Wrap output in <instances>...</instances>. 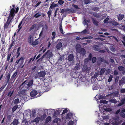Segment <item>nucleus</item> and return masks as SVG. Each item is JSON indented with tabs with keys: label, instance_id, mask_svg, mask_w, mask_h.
<instances>
[{
	"label": "nucleus",
	"instance_id": "nucleus-3",
	"mask_svg": "<svg viewBox=\"0 0 125 125\" xmlns=\"http://www.w3.org/2000/svg\"><path fill=\"white\" fill-rule=\"evenodd\" d=\"M76 50L77 52L78 53H80L81 56H84L86 53V51L84 48H79L78 47H76Z\"/></svg>",
	"mask_w": 125,
	"mask_h": 125
},
{
	"label": "nucleus",
	"instance_id": "nucleus-27",
	"mask_svg": "<svg viewBox=\"0 0 125 125\" xmlns=\"http://www.w3.org/2000/svg\"><path fill=\"white\" fill-rule=\"evenodd\" d=\"M18 123L19 122L18 120L14 119L12 122V123L13 125H17Z\"/></svg>",
	"mask_w": 125,
	"mask_h": 125
},
{
	"label": "nucleus",
	"instance_id": "nucleus-63",
	"mask_svg": "<svg viewBox=\"0 0 125 125\" xmlns=\"http://www.w3.org/2000/svg\"><path fill=\"white\" fill-rule=\"evenodd\" d=\"M7 84V83H6L5 84H3L2 85V86H1V87L3 89H4V88L6 87V85Z\"/></svg>",
	"mask_w": 125,
	"mask_h": 125
},
{
	"label": "nucleus",
	"instance_id": "nucleus-46",
	"mask_svg": "<svg viewBox=\"0 0 125 125\" xmlns=\"http://www.w3.org/2000/svg\"><path fill=\"white\" fill-rule=\"evenodd\" d=\"M72 6L75 9H79V7L78 5H74V4H72Z\"/></svg>",
	"mask_w": 125,
	"mask_h": 125
},
{
	"label": "nucleus",
	"instance_id": "nucleus-19",
	"mask_svg": "<svg viewBox=\"0 0 125 125\" xmlns=\"http://www.w3.org/2000/svg\"><path fill=\"white\" fill-rule=\"evenodd\" d=\"M118 69L120 71H122L123 72H125V68L124 67L122 66H118Z\"/></svg>",
	"mask_w": 125,
	"mask_h": 125
},
{
	"label": "nucleus",
	"instance_id": "nucleus-4",
	"mask_svg": "<svg viewBox=\"0 0 125 125\" xmlns=\"http://www.w3.org/2000/svg\"><path fill=\"white\" fill-rule=\"evenodd\" d=\"M69 12L68 13H74L75 12L74 10L73 9H69V8H67L66 9H62L60 12L62 13V14L64 13L65 12Z\"/></svg>",
	"mask_w": 125,
	"mask_h": 125
},
{
	"label": "nucleus",
	"instance_id": "nucleus-12",
	"mask_svg": "<svg viewBox=\"0 0 125 125\" xmlns=\"http://www.w3.org/2000/svg\"><path fill=\"white\" fill-rule=\"evenodd\" d=\"M90 67H88L87 66H86L83 69V71L87 73H88L90 71Z\"/></svg>",
	"mask_w": 125,
	"mask_h": 125
},
{
	"label": "nucleus",
	"instance_id": "nucleus-52",
	"mask_svg": "<svg viewBox=\"0 0 125 125\" xmlns=\"http://www.w3.org/2000/svg\"><path fill=\"white\" fill-rule=\"evenodd\" d=\"M87 31L86 29L84 30L81 32V33L83 34H86L87 33Z\"/></svg>",
	"mask_w": 125,
	"mask_h": 125
},
{
	"label": "nucleus",
	"instance_id": "nucleus-36",
	"mask_svg": "<svg viewBox=\"0 0 125 125\" xmlns=\"http://www.w3.org/2000/svg\"><path fill=\"white\" fill-rule=\"evenodd\" d=\"M93 10L94 11H98L99 10V8L98 7H94L93 8Z\"/></svg>",
	"mask_w": 125,
	"mask_h": 125
},
{
	"label": "nucleus",
	"instance_id": "nucleus-17",
	"mask_svg": "<svg viewBox=\"0 0 125 125\" xmlns=\"http://www.w3.org/2000/svg\"><path fill=\"white\" fill-rule=\"evenodd\" d=\"M104 58H101L99 60L100 62L98 61L97 62V64L98 65H100L101 63V62H104L105 61Z\"/></svg>",
	"mask_w": 125,
	"mask_h": 125
},
{
	"label": "nucleus",
	"instance_id": "nucleus-41",
	"mask_svg": "<svg viewBox=\"0 0 125 125\" xmlns=\"http://www.w3.org/2000/svg\"><path fill=\"white\" fill-rule=\"evenodd\" d=\"M100 102V103H103L106 104H107L108 103V102L107 101L105 100H101Z\"/></svg>",
	"mask_w": 125,
	"mask_h": 125
},
{
	"label": "nucleus",
	"instance_id": "nucleus-2",
	"mask_svg": "<svg viewBox=\"0 0 125 125\" xmlns=\"http://www.w3.org/2000/svg\"><path fill=\"white\" fill-rule=\"evenodd\" d=\"M12 6L13 8H12L10 10V11L9 15H11L13 17H14L15 15V14L17 13L18 11L19 10V8L18 7L16 6V10H15V5H12Z\"/></svg>",
	"mask_w": 125,
	"mask_h": 125
},
{
	"label": "nucleus",
	"instance_id": "nucleus-60",
	"mask_svg": "<svg viewBox=\"0 0 125 125\" xmlns=\"http://www.w3.org/2000/svg\"><path fill=\"white\" fill-rule=\"evenodd\" d=\"M74 123L73 121H70L68 124V125H73Z\"/></svg>",
	"mask_w": 125,
	"mask_h": 125
},
{
	"label": "nucleus",
	"instance_id": "nucleus-25",
	"mask_svg": "<svg viewBox=\"0 0 125 125\" xmlns=\"http://www.w3.org/2000/svg\"><path fill=\"white\" fill-rule=\"evenodd\" d=\"M33 83V80L32 79L29 82H28L27 85V86L29 87L31 86L32 84Z\"/></svg>",
	"mask_w": 125,
	"mask_h": 125
},
{
	"label": "nucleus",
	"instance_id": "nucleus-45",
	"mask_svg": "<svg viewBox=\"0 0 125 125\" xmlns=\"http://www.w3.org/2000/svg\"><path fill=\"white\" fill-rule=\"evenodd\" d=\"M36 26V24H35L33 25L31 27H30L29 30L30 31H31L32 30L34 29Z\"/></svg>",
	"mask_w": 125,
	"mask_h": 125
},
{
	"label": "nucleus",
	"instance_id": "nucleus-9",
	"mask_svg": "<svg viewBox=\"0 0 125 125\" xmlns=\"http://www.w3.org/2000/svg\"><path fill=\"white\" fill-rule=\"evenodd\" d=\"M38 74L39 76V77H44L46 74L45 72L44 71H41L40 72L38 73Z\"/></svg>",
	"mask_w": 125,
	"mask_h": 125
},
{
	"label": "nucleus",
	"instance_id": "nucleus-24",
	"mask_svg": "<svg viewBox=\"0 0 125 125\" xmlns=\"http://www.w3.org/2000/svg\"><path fill=\"white\" fill-rule=\"evenodd\" d=\"M21 47H18V49L17 50L16 53L18 54L17 56L16 57V58H18L19 57V56L20 55V50L21 49Z\"/></svg>",
	"mask_w": 125,
	"mask_h": 125
},
{
	"label": "nucleus",
	"instance_id": "nucleus-50",
	"mask_svg": "<svg viewBox=\"0 0 125 125\" xmlns=\"http://www.w3.org/2000/svg\"><path fill=\"white\" fill-rule=\"evenodd\" d=\"M109 20V18H106L104 21V23H107L108 22V21Z\"/></svg>",
	"mask_w": 125,
	"mask_h": 125
},
{
	"label": "nucleus",
	"instance_id": "nucleus-39",
	"mask_svg": "<svg viewBox=\"0 0 125 125\" xmlns=\"http://www.w3.org/2000/svg\"><path fill=\"white\" fill-rule=\"evenodd\" d=\"M92 38V37H91V36H88V37H84L82 38L81 39L82 40H84L85 39H90Z\"/></svg>",
	"mask_w": 125,
	"mask_h": 125
},
{
	"label": "nucleus",
	"instance_id": "nucleus-40",
	"mask_svg": "<svg viewBox=\"0 0 125 125\" xmlns=\"http://www.w3.org/2000/svg\"><path fill=\"white\" fill-rule=\"evenodd\" d=\"M40 118L39 117H37L34 120V122H35L37 123H38L39 121Z\"/></svg>",
	"mask_w": 125,
	"mask_h": 125
},
{
	"label": "nucleus",
	"instance_id": "nucleus-44",
	"mask_svg": "<svg viewBox=\"0 0 125 125\" xmlns=\"http://www.w3.org/2000/svg\"><path fill=\"white\" fill-rule=\"evenodd\" d=\"M11 115H9L7 116V120L9 121H10L11 119Z\"/></svg>",
	"mask_w": 125,
	"mask_h": 125
},
{
	"label": "nucleus",
	"instance_id": "nucleus-16",
	"mask_svg": "<svg viewBox=\"0 0 125 125\" xmlns=\"http://www.w3.org/2000/svg\"><path fill=\"white\" fill-rule=\"evenodd\" d=\"M18 74V71L16 70L14 73H13L10 79L11 81L14 78L16 77Z\"/></svg>",
	"mask_w": 125,
	"mask_h": 125
},
{
	"label": "nucleus",
	"instance_id": "nucleus-47",
	"mask_svg": "<svg viewBox=\"0 0 125 125\" xmlns=\"http://www.w3.org/2000/svg\"><path fill=\"white\" fill-rule=\"evenodd\" d=\"M124 83L123 81L122 80H120L119 82V85H122Z\"/></svg>",
	"mask_w": 125,
	"mask_h": 125
},
{
	"label": "nucleus",
	"instance_id": "nucleus-57",
	"mask_svg": "<svg viewBox=\"0 0 125 125\" xmlns=\"http://www.w3.org/2000/svg\"><path fill=\"white\" fill-rule=\"evenodd\" d=\"M120 92L121 93H125V88L121 89V90Z\"/></svg>",
	"mask_w": 125,
	"mask_h": 125
},
{
	"label": "nucleus",
	"instance_id": "nucleus-62",
	"mask_svg": "<svg viewBox=\"0 0 125 125\" xmlns=\"http://www.w3.org/2000/svg\"><path fill=\"white\" fill-rule=\"evenodd\" d=\"M79 67V64H76V66H75V69H77L78 70Z\"/></svg>",
	"mask_w": 125,
	"mask_h": 125
},
{
	"label": "nucleus",
	"instance_id": "nucleus-5",
	"mask_svg": "<svg viewBox=\"0 0 125 125\" xmlns=\"http://www.w3.org/2000/svg\"><path fill=\"white\" fill-rule=\"evenodd\" d=\"M49 110V113L50 114L52 113L51 112H53L54 114L56 115H59L61 111V109H58L56 110L55 111H54V110L52 109H48L47 111H48Z\"/></svg>",
	"mask_w": 125,
	"mask_h": 125
},
{
	"label": "nucleus",
	"instance_id": "nucleus-23",
	"mask_svg": "<svg viewBox=\"0 0 125 125\" xmlns=\"http://www.w3.org/2000/svg\"><path fill=\"white\" fill-rule=\"evenodd\" d=\"M38 39H36L35 40L32 42V45L35 46L38 44L39 41H38Z\"/></svg>",
	"mask_w": 125,
	"mask_h": 125
},
{
	"label": "nucleus",
	"instance_id": "nucleus-7",
	"mask_svg": "<svg viewBox=\"0 0 125 125\" xmlns=\"http://www.w3.org/2000/svg\"><path fill=\"white\" fill-rule=\"evenodd\" d=\"M74 58V56L72 53L69 54L67 57L68 60L70 62L73 61V60Z\"/></svg>",
	"mask_w": 125,
	"mask_h": 125
},
{
	"label": "nucleus",
	"instance_id": "nucleus-13",
	"mask_svg": "<svg viewBox=\"0 0 125 125\" xmlns=\"http://www.w3.org/2000/svg\"><path fill=\"white\" fill-rule=\"evenodd\" d=\"M121 103L117 105V106H121L125 103V98H122L121 100Z\"/></svg>",
	"mask_w": 125,
	"mask_h": 125
},
{
	"label": "nucleus",
	"instance_id": "nucleus-1",
	"mask_svg": "<svg viewBox=\"0 0 125 125\" xmlns=\"http://www.w3.org/2000/svg\"><path fill=\"white\" fill-rule=\"evenodd\" d=\"M14 17H13L11 15H9L7 21L4 23V25L3 29L4 30L8 28L9 25L12 22V20L13 19Z\"/></svg>",
	"mask_w": 125,
	"mask_h": 125
},
{
	"label": "nucleus",
	"instance_id": "nucleus-42",
	"mask_svg": "<svg viewBox=\"0 0 125 125\" xmlns=\"http://www.w3.org/2000/svg\"><path fill=\"white\" fill-rule=\"evenodd\" d=\"M119 79V77L118 76H116L115 79V83H117Z\"/></svg>",
	"mask_w": 125,
	"mask_h": 125
},
{
	"label": "nucleus",
	"instance_id": "nucleus-10",
	"mask_svg": "<svg viewBox=\"0 0 125 125\" xmlns=\"http://www.w3.org/2000/svg\"><path fill=\"white\" fill-rule=\"evenodd\" d=\"M91 19L94 24L97 26H98L99 23V22L97 21L95 19L93 18H92Z\"/></svg>",
	"mask_w": 125,
	"mask_h": 125
},
{
	"label": "nucleus",
	"instance_id": "nucleus-18",
	"mask_svg": "<svg viewBox=\"0 0 125 125\" xmlns=\"http://www.w3.org/2000/svg\"><path fill=\"white\" fill-rule=\"evenodd\" d=\"M94 50L95 51H98L100 50V48L98 45H95L93 47Z\"/></svg>",
	"mask_w": 125,
	"mask_h": 125
},
{
	"label": "nucleus",
	"instance_id": "nucleus-14",
	"mask_svg": "<svg viewBox=\"0 0 125 125\" xmlns=\"http://www.w3.org/2000/svg\"><path fill=\"white\" fill-rule=\"evenodd\" d=\"M62 46V44L61 42H59L57 44L56 48L58 50H59Z\"/></svg>",
	"mask_w": 125,
	"mask_h": 125
},
{
	"label": "nucleus",
	"instance_id": "nucleus-6",
	"mask_svg": "<svg viewBox=\"0 0 125 125\" xmlns=\"http://www.w3.org/2000/svg\"><path fill=\"white\" fill-rule=\"evenodd\" d=\"M50 50H48L45 53L46 54V57L47 59H50L52 56L53 54L51 52H50Z\"/></svg>",
	"mask_w": 125,
	"mask_h": 125
},
{
	"label": "nucleus",
	"instance_id": "nucleus-8",
	"mask_svg": "<svg viewBox=\"0 0 125 125\" xmlns=\"http://www.w3.org/2000/svg\"><path fill=\"white\" fill-rule=\"evenodd\" d=\"M117 18L118 21H121L123 19L124 17V15L123 14L120 13L117 15Z\"/></svg>",
	"mask_w": 125,
	"mask_h": 125
},
{
	"label": "nucleus",
	"instance_id": "nucleus-64",
	"mask_svg": "<svg viewBox=\"0 0 125 125\" xmlns=\"http://www.w3.org/2000/svg\"><path fill=\"white\" fill-rule=\"evenodd\" d=\"M83 23L85 24V25H88V24L87 23V20L86 19H85L83 21Z\"/></svg>",
	"mask_w": 125,
	"mask_h": 125
},
{
	"label": "nucleus",
	"instance_id": "nucleus-35",
	"mask_svg": "<svg viewBox=\"0 0 125 125\" xmlns=\"http://www.w3.org/2000/svg\"><path fill=\"white\" fill-rule=\"evenodd\" d=\"M64 2V1L62 0H59L58 1V3L60 5L63 4Z\"/></svg>",
	"mask_w": 125,
	"mask_h": 125
},
{
	"label": "nucleus",
	"instance_id": "nucleus-38",
	"mask_svg": "<svg viewBox=\"0 0 125 125\" xmlns=\"http://www.w3.org/2000/svg\"><path fill=\"white\" fill-rule=\"evenodd\" d=\"M120 115L123 118H125V114L123 112H120Z\"/></svg>",
	"mask_w": 125,
	"mask_h": 125
},
{
	"label": "nucleus",
	"instance_id": "nucleus-37",
	"mask_svg": "<svg viewBox=\"0 0 125 125\" xmlns=\"http://www.w3.org/2000/svg\"><path fill=\"white\" fill-rule=\"evenodd\" d=\"M93 14V16L95 17L98 18L100 17V15L96 13H94Z\"/></svg>",
	"mask_w": 125,
	"mask_h": 125
},
{
	"label": "nucleus",
	"instance_id": "nucleus-28",
	"mask_svg": "<svg viewBox=\"0 0 125 125\" xmlns=\"http://www.w3.org/2000/svg\"><path fill=\"white\" fill-rule=\"evenodd\" d=\"M73 115V114L71 113H69L67 115L66 117L67 118H70Z\"/></svg>",
	"mask_w": 125,
	"mask_h": 125
},
{
	"label": "nucleus",
	"instance_id": "nucleus-22",
	"mask_svg": "<svg viewBox=\"0 0 125 125\" xmlns=\"http://www.w3.org/2000/svg\"><path fill=\"white\" fill-rule=\"evenodd\" d=\"M99 88L98 86L96 83H94L93 86V90H97Z\"/></svg>",
	"mask_w": 125,
	"mask_h": 125
},
{
	"label": "nucleus",
	"instance_id": "nucleus-43",
	"mask_svg": "<svg viewBox=\"0 0 125 125\" xmlns=\"http://www.w3.org/2000/svg\"><path fill=\"white\" fill-rule=\"evenodd\" d=\"M96 60V58L95 57H93L92 59V61L93 63H95Z\"/></svg>",
	"mask_w": 125,
	"mask_h": 125
},
{
	"label": "nucleus",
	"instance_id": "nucleus-49",
	"mask_svg": "<svg viewBox=\"0 0 125 125\" xmlns=\"http://www.w3.org/2000/svg\"><path fill=\"white\" fill-rule=\"evenodd\" d=\"M60 32L62 34H63L64 33L63 31V29L61 25L60 27Z\"/></svg>",
	"mask_w": 125,
	"mask_h": 125
},
{
	"label": "nucleus",
	"instance_id": "nucleus-32",
	"mask_svg": "<svg viewBox=\"0 0 125 125\" xmlns=\"http://www.w3.org/2000/svg\"><path fill=\"white\" fill-rule=\"evenodd\" d=\"M113 77V76L112 75L110 74V76L108 80V82H110L112 81Z\"/></svg>",
	"mask_w": 125,
	"mask_h": 125
},
{
	"label": "nucleus",
	"instance_id": "nucleus-15",
	"mask_svg": "<svg viewBox=\"0 0 125 125\" xmlns=\"http://www.w3.org/2000/svg\"><path fill=\"white\" fill-rule=\"evenodd\" d=\"M106 71V69L104 68H101L100 71L99 75H102Z\"/></svg>",
	"mask_w": 125,
	"mask_h": 125
},
{
	"label": "nucleus",
	"instance_id": "nucleus-33",
	"mask_svg": "<svg viewBox=\"0 0 125 125\" xmlns=\"http://www.w3.org/2000/svg\"><path fill=\"white\" fill-rule=\"evenodd\" d=\"M26 61H27V62L29 63H30L31 62H32L34 61H33V58H32L27 59Z\"/></svg>",
	"mask_w": 125,
	"mask_h": 125
},
{
	"label": "nucleus",
	"instance_id": "nucleus-55",
	"mask_svg": "<svg viewBox=\"0 0 125 125\" xmlns=\"http://www.w3.org/2000/svg\"><path fill=\"white\" fill-rule=\"evenodd\" d=\"M93 56V55L92 54L90 53L89 54V56H88V58H89V59L90 60H91L92 59V58Z\"/></svg>",
	"mask_w": 125,
	"mask_h": 125
},
{
	"label": "nucleus",
	"instance_id": "nucleus-48",
	"mask_svg": "<svg viewBox=\"0 0 125 125\" xmlns=\"http://www.w3.org/2000/svg\"><path fill=\"white\" fill-rule=\"evenodd\" d=\"M64 60V57L62 56H61L60 57L59 61H63Z\"/></svg>",
	"mask_w": 125,
	"mask_h": 125
},
{
	"label": "nucleus",
	"instance_id": "nucleus-53",
	"mask_svg": "<svg viewBox=\"0 0 125 125\" xmlns=\"http://www.w3.org/2000/svg\"><path fill=\"white\" fill-rule=\"evenodd\" d=\"M32 38V36L31 35H30L28 38V40L29 41V42L30 43L31 42V39Z\"/></svg>",
	"mask_w": 125,
	"mask_h": 125
},
{
	"label": "nucleus",
	"instance_id": "nucleus-29",
	"mask_svg": "<svg viewBox=\"0 0 125 125\" xmlns=\"http://www.w3.org/2000/svg\"><path fill=\"white\" fill-rule=\"evenodd\" d=\"M19 103V99L18 98L15 99L14 101V104H17Z\"/></svg>",
	"mask_w": 125,
	"mask_h": 125
},
{
	"label": "nucleus",
	"instance_id": "nucleus-59",
	"mask_svg": "<svg viewBox=\"0 0 125 125\" xmlns=\"http://www.w3.org/2000/svg\"><path fill=\"white\" fill-rule=\"evenodd\" d=\"M114 75H117L118 74V72L116 70H115L114 71Z\"/></svg>",
	"mask_w": 125,
	"mask_h": 125
},
{
	"label": "nucleus",
	"instance_id": "nucleus-26",
	"mask_svg": "<svg viewBox=\"0 0 125 125\" xmlns=\"http://www.w3.org/2000/svg\"><path fill=\"white\" fill-rule=\"evenodd\" d=\"M10 74L9 73L6 76V83H7L10 82Z\"/></svg>",
	"mask_w": 125,
	"mask_h": 125
},
{
	"label": "nucleus",
	"instance_id": "nucleus-58",
	"mask_svg": "<svg viewBox=\"0 0 125 125\" xmlns=\"http://www.w3.org/2000/svg\"><path fill=\"white\" fill-rule=\"evenodd\" d=\"M68 112V110L66 109H65L63 110L62 113V114H64L65 113H66Z\"/></svg>",
	"mask_w": 125,
	"mask_h": 125
},
{
	"label": "nucleus",
	"instance_id": "nucleus-61",
	"mask_svg": "<svg viewBox=\"0 0 125 125\" xmlns=\"http://www.w3.org/2000/svg\"><path fill=\"white\" fill-rule=\"evenodd\" d=\"M36 68V66H33L32 67L31 70L32 71H34Z\"/></svg>",
	"mask_w": 125,
	"mask_h": 125
},
{
	"label": "nucleus",
	"instance_id": "nucleus-56",
	"mask_svg": "<svg viewBox=\"0 0 125 125\" xmlns=\"http://www.w3.org/2000/svg\"><path fill=\"white\" fill-rule=\"evenodd\" d=\"M51 11H49L47 12V14L48 17L50 18V17L51 15Z\"/></svg>",
	"mask_w": 125,
	"mask_h": 125
},
{
	"label": "nucleus",
	"instance_id": "nucleus-20",
	"mask_svg": "<svg viewBox=\"0 0 125 125\" xmlns=\"http://www.w3.org/2000/svg\"><path fill=\"white\" fill-rule=\"evenodd\" d=\"M24 57H21L19 59V61L20 62V65H22L23 64L24 61Z\"/></svg>",
	"mask_w": 125,
	"mask_h": 125
},
{
	"label": "nucleus",
	"instance_id": "nucleus-34",
	"mask_svg": "<svg viewBox=\"0 0 125 125\" xmlns=\"http://www.w3.org/2000/svg\"><path fill=\"white\" fill-rule=\"evenodd\" d=\"M110 101L112 103L114 104H116L117 102V101L115 99H111Z\"/></svg>",
	"mask_w": 125,
	"mask_h": 125
},
{
	"label": "nucleus",
	"instance_id": "nucleus-51",
	"mask_svg": "<svg viewBox=\"0 0 125 125\" xmlns=\"http://www.w3.org/2000/svg\"><path fill=\"white\" fill-rule=\"evenodd\" d=\"M112 24L114 25L117 26L118 25V23L117 22L114 21L113 22Z\"/></svg>",
	"mask_w": 125,
	"mask_h": 125
},
{
	"label": "nucleus",
	"instance_id": "nucleus-30",
	"mask_svg": "<svg viewBox=\"0 0 125 125\" xmlns=\"http://www.w3.org/2000/svg\"><path fill=\"white\" fill-rule=\"evenodd\" d=\"M52 118L50 116H48L45 120L46 123H48L50 121L51 119Z\"/></svg>",
	"mask_w": 125,
	"mask_h": 125
},
{
	"label": "nucleus",
	"instance_id": "nucleus-31",
	"mask_svg": "<svg viewBox=\"0 0 125 125\" xmlns=\"http://www.w3.org/2000/svg\"><path fill=\"white\" fill-rule=\"evenodd\" d=\"M18 107L17 105L14 106L12 109V111L13 113L14 112Z\"/></svg>",
	"mask_w": 125,
	"mask_h": 125
},
{
	"label": "nucleus",
	"instance_id": "nucleus-21",
	"mask_svg": "<svg viewBox=\"0 0 125 125\" xmlns=\"http://www.w3.org/2000/svg\"><path fill=\"white\" fill-rule=\"evenodd\" d=\"M54 2H53L51 5L50 7L49 8L50 9H52L53 8H54L56 7H57L58 6V4H54Z\"/></svg>",
	"mask_w": 125,
	"mask_h": 125
},
{
	"label": "nucleus",
	"instance_id": "nucleus-54",
	"mask_svg": "<svg viewBox=\"0 0 125 125\" xmlns=\"http://www.w3.org/2000/svg\"><path fill=\"white\" fill-rule=\"evenodd\" d=\"M90 0H84V2L85 4H88L90 3Z\"/></svg>",
	"mask_w": 125,
	"mask_h": 125
},
{
	"label": "nucleus",
	"instance_id": "nucleus-11",
	"mask_svg": "<svg viewBox=\"0 0 125 125\" xmlns=\"http://www.w3.org/2000/svg\"><path fill=\"white\" fill-rule=\"evenodd\" d=\"M37 94V92L35 90L32 91L30 93V96L31 97H34Z\"/></svg>",
	"mask_w": 125,
	"mask_h": 125
}]
</instances>
